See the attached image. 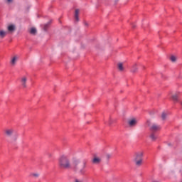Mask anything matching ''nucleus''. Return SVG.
<instances>
[{
	"instance_id": "nucleus-19",
	"label": "nucleus",
	"mask_w": 182,
	"mask_h": 182,
	"mask_svg": "<svg viewBox=\"0 0 182 182\" xmlns=\"http://www.w3.org/2000/svg\"><path fill=\"white\" fill-rule=\"evenodd\" d=\"M49 27V24H46L44 26V31H48V28Z\"/></svg>"
},
{
	"instance_id": "nucleus-4",
	"label": "nucleus",
	"mask_w": 182,
	"mask_h": 182,
	"mask_svg": "<svg viewBox=\"0 0 182 182\" xmlns=\"http://www.w3.org/2000/svg\"><path fill=\"white\" fill-rule=\"evenodd\" d=\"M135 162L137 166H141V164L143 163V152L136 154Z\"/></svg>"
},
{
	"instance_id": "nucleus-12",
	"label": "nucleus",
	"mask_w": 182,
	"mask_h": 182,
	"mask_svg": "<svg viewBox=\"0 0 182 182\" xmlns=\"http://www.w3.org/2000/svg\"><path fill=\"white\" fill-rule=\"evenodd\" d=\"M30 33H31V35H36V28H31L30 30Z\"/></svg>"
},
{
	"instance_id": "nucleus-11",
	"label": "nucleus",
	"mask_w": 182,
	"mask_h": 182,
	"mask_svg": "<svg viewBox=\"0 0 182 182\" xmlns=\"http://www.w3.org/2000/svg\"><path fill=\"white\" fill-rule=\"evenodd\" d=\"M12 133H14V130H12V129H6V134L7 136H11Z\"/></svg>"
},
{
	"instance_id": "nucleus-16",
	"label": "nucleus",
	"mask_w": 182,
	"mask_h": 182,
	"mask_svg": "<svg viewBox=\"0 0 182 182\" xmlns=\"http://www.w3.org/2000/svg\"><path fill=\"white\" fill-rule=\"evenodd\" d=\"M170 60H171V62H176V60H177V58H176V56L172 55L171 56Z\"/></svg>"
},
{
	"instance_id": "nucleus-5",
	"label": "nucleus",
	"mask_w": 182,
	"mask_h": 182,
	"mask_svg": "<svg viewBox=\"0 0 182 182\" xmlns=\"http://www.w3.org/2000/svg\"><path fill=\"white\" fill-rule=\"evenodd\" d=\"M15 29H16V27L14 24H10L7 27V31H8L9 33H12L15 32Z\"/></svg>"
},
{
	"instance_id": "nucleus-6",
	"label": "nucleus",
	"mask_w": 182,
	"mask_h": 182,
	"mask_svg": "<svg viewBox=\"0 0 182 182\" xmlns=\"http://www.w3.org/2000/svg\"><path fill=\"white\" fill-rule=\"evenodd\" d=\"M128 124L130 127H134V126L137 124V121L136 119H131L128 122Z\"/></svg>"
},
{
	"instance_id": "nucleus-17",
	"label": "nucleus",
	"mask_w": 182,
	"mask_h": 182,
	"mask_svg": "<svg viewBox=\"0 0 182 182\" xmlns=\"http://www.w3.org/2000/svg\"><path fill=\"white\" fill-rule=\"evenodd\" d=\"M166 116H167V114L164 112L161 115L162 120H166Z\"/></svg>"
},
{
	"instance_id": "nucleus-22",
	"label": "nucleus",
	"mask_w": 182,
	"mask_h": 182,
	"mask_svg": "<svg viewBox=\"0 0 182 182\" xmlns=\"http://www.w3.org/2000/svg\"><path fill=\"white\" fill-rule=\"evenodd\" d=\"M7 2H9V3L12 2V0H7Z\"/></svg>"
},
{
	"instance_id": "nucleus-21",
	"label": "nucleus",
	"mask_w": 182,
	"mask_h": 182,
	"mask_svg": "<svg viewBox=\"0 0 182 182\" xmlns=\"http://www.w3.org/2000/svg\"><path fill=\"white\" fill-rule=\"evenodd\" d=\"M75 182H83V181L80 179H75Z\"/></svg>"
},
{
	"instance_id": "nucleus-2",
	"label": "nucleus",
	"mask_w": 182,
	"mask_h": 182,
	"mask_svg": "<svg viewBox=\"0 0 182 182\" xmlns=\"http://www.w3.org/2000/svg\"><path fill=\"white\" fill-rule=\"evenodd\" d=\"M161 129V127L156 124H153L150 128V139H151V140L154 141L157 139V132H159V130Z\"/></svg>"
},
{
	"instance_id": "nucleus-23",
	"label": "nucleus",
	"mask_w": 182,
	"mask_h": 182,
	"mask_svg": "<svg viewBox=\"0 0 182 182\" xmlns=\"http://www.w3.org/2000/svg\"><path fill=\"white\" fill-rule=\"evenodd\" d=\"M152 182H158L157 181H153Z\"/></svg>"
},
{
	"instance_id": "nucleus-10",
	"label": "nucleus",
	"mask_w": 182,
	"mask_h": 182,
	"mask_svg": "<svg viewBox=\"0 0 182 182\" xmlns=\"http://www.w3.org/2000/svg\"><path fill=\"white\" fill-rule=\"evenodd\" d=\"M18 55H15L14 57H13V58L11 59V65H15V63H16V60H18Z\"/></svg>"
},
{
	"instance_id": "nucleus-3",
	"label": "nucleus",
	"mask_w": 182,
	"mask_h": 182,
	"mask_svg": "<svg viewBox=\"0 0 182 182\" xmlns=\"http://www.w3.org/2000/svg\"><path fill=\"white\" fill-rule=\"evenodd\" d=\"M59 166L61 168H70V161L66 156H62L59 159Z\"/></svg>"
},
{
	"instance_id": "nucleus-9",
	"label": "nucleus",
	"mask_w": 182,
	"mask_h": 182,
	"mask_svg": "<svg viewBox=\"0 0 182 182\" xmlns=\"http://www.w3.org/2000/svg\"><path fill=\"white\" fill-rule=\"evenodd\" d=\"M21 85H22L23 87H26V77H23L21 79Z\"/></svg>"
},
{
	"instance_id": "nucleus-24",
	"label": "nucleus",
	"mask_w": 182,
	"mask_h": 182,
	"mask_svg": "<svg viewBox=\"0 0 182 182\" xmlns=\"http://www.w3.org/2000/svg\"><path fill=\"white\" fill-rule=\"evenodd\" d=\"M109 124H112V123H111V122H109Z\"/></svg>"
},
{
	"instance_id": "nucleus-15",
	"label": "nucleus",
	"mask_w": 182,
	"mask_h": 182,
	"mask_svg": "<svg viewBox=\"0 0 182 182\" xmlns=\"http://www.w3.org/2000/svg\"><path fill=\"white\" fill-rule=\"evenodd\" d=\"M172 100H173V102H177L178 99V96L177 95H173L171 97Z\"/></svg>"
},
{
	"instance_id": "nucleus-7",
	"label": "nucleus",
	"mask_w": 182,
	"mask_h": 182,
	"mask_svg": "<svg viewBox=\"0 0 182 182\" xmlns=\"http://www.w3.org/2000/svg\"><path fill=\"white\" fill-rule=\"evenodd\" d=\"M100 161H102V159H100V158H97L96 156H95L92 159L93 164H99L100 163Z\"/></svg>"
},
{
	"instance_id": "nucleus-14",
	"label": "nucleus",
	"mask_w": 182,
	"mask_h": 182,
	"mask_svg": "<svg viewBox=\"0 0 182 182\" xmlns=\"http://www.w3.org/2000/svg\"><path fill=\"white\" fill-rule=\"evenodd\" d=\"M118 69L119 70H120L121 72L123 71V63H120L118 64Z\"/></svg>"
},
{
	"instance_id": "nucleus-20",
	"label": "nucleus",
	"mask_w": 182,
	"mask_h": 182,
	"mask_svg": "<svg viewBox=\"0 0 182 182\" xmlns=\"http://www.w3.org/2000/svg\"><path fill=\"white\" fill-rule=\"evenodd\" d=\"M33 177H39V174L38 173H33Z\"/></svg>"
},
{
	"instance_id": "nucleus-25",
	"label": "nucleus",
	"mask_w": 182,
	"mask_h": 182,
	"mask_svg": "<svg viewBox=\"0 0 182 182\" xmlns=\"http://www.w3.org/2000/svg\"><path fill=\"white\" fill-rule=\"evenodd\" d=\"M109 157H110V156H109V155H108V158H109Z\"/></svg>"
},
{
	"instance_id": "nucleus-1",
	"label": "nucleus",
	"mask_w": 182,
	"mask_h": 182,
	"mask_svg": "<svg viewBox=\"0 0 182 182\" xmlns=\"http://www.w3.org/2000/svg\"><path fill=\"white\" fill-rule=\"evenodd\" d=\"M79 163H80V161L77 160L74 161L73 163V165H72V168L75 171H77V170H79V171L81 174H85V173H86V164H87V161L86 159H85L82 161V164L81 166H79Z\"/></svg>"
},
{
	"instance_id": "nucleus-8",
	"label": "nucleus",
	"mask_w": 182,
	"mask_h": 182,
	"mask_svg": "<svg viewBox=\"0 0 182 182\" xmlns=\"http://www.w3.org/2000/svg\"><path fill=\"white\" fill-rule=\"evenodd\" d=\"M75 19L77 22L79 21V9H76L75 12Z\"/></svg>"
},
{
	"instance_id": "nucleus-18",
	"label": "nucleus",
	"mask_w": 182,
	"mask_h": 182,
	"mask_svg": "<svg viewBox=\"0 0 182 182\" xmlns=\"http://www.w3.org/2000/svg\"><path fill=\"white\" fill-rule=\"evenodd\" d=\"M132 72H136V70H137V65H134V66H133V68H132Z\"/></svg>"
},
{
	"instance_id": "nucleus-13",
	"label": "nucleus",
	"mask_w": 182,
	"mask_h": 182,
	"mask_svg": "<svg viewBox=\"0 0 182 182\" xmlns=\"http://www.w3.org/2000/svg\"><path fill=\"white\" fill-rule=\"evenodd\" d=\"M6 35V32L4 31H0V36L1 38H5Z\"/></svg>"
}]
</instances>
